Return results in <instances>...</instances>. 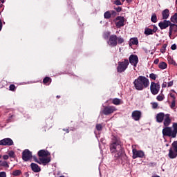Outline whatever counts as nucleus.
<instances>
[{
	"mask_svg": "<svg viewBox=\"0 0 177 177\" xmlns=\"http://www.w3.org/2000/svg\"><path fill=\"white\" fill-rule=\"evenodd\" d=\"M35 162H37V164H41V160L39 159H37V158H35Z\"/></svg>",
	"mask_w": 177,
	"mask_h": 177,
	"instance_id": "603ef678",
	"label": "nucleus"
},
{
	"mask_svg": "<svg viewBox=\"0 0 177 177\" xmlns=\"http://www.w3.org/2000/svg\"><path fill=\"white\" fill-rule=\"evenodd\" d=\"M158 30V28H157V26L153 25V28L152 29V32L154 33L157 32V30Z\"/></svg>",
	"mask_w": 177,
	"mask_h": 177,
	"instance_id": "79ce46f5",
	"label": "nucleus"
},
{
	"mask_svg": "<svg viewBox=\"0 0 177 177\" xmlns=\"http://www.w3.org/2000/svg\"><path fill=\"white\" fill-rule=\"evenodd\" d=\"M0 177H6V172H4V171L0 172Z\"/></svg>",
	"mask_w": 177,
	"mask_h": 177,
	"instance_id": "a18cd8bd",
	"label": "nucleus"
},
{
	"mask_svg": "<svg viewBox=\"0 0 177 177\" xmlns=\"http://www.w3.org/2000/svg\"><path fill=\"white\" fill-rule=\"evenodd\" d=\"M57 99H60V95H57Z\"/></svg>",
	"mask_w": 177,
	"mask_h": 177,
	"instance_id": "052dcab7",
	"label": "nucleus"
},
{
	"mask_svg": "<svg viewBox=\"0 0 177 177\" xmlns=\"http://www.w3.org/2000/svg\"><path fill=\"white\" fill-rule=\"evenodd\" d=\"M13 140L10 138H3V140H0V146H13Z\"/></svg>",
	"mask_w": 177,
	"mask_h": 177,
	"instance_id": "ddd939ff",
	"label": "nucleus"
},
{
	"mask_svg": "<svg viewBox=\"0 0 177 177\" xmlns=\"http://www.w3.org/2000/svg\"><path fill=\"white\" fill-rule=\"evenodd\" d=\"M32 158V153L28 149H25L22 152V160L24 161H30Z\"/></svg>",
	"mask_w": 177,
	"mask_h": 177,
	"instance_id": "1a4fd4ad",
	"label": "nucleus"
},
{
	"mask_svg": "<svg viewBox=\"0 0 177 177\" xmlns=\"http://www.w3.org/2000/svg\"><path fill=\"white\" fill-rule=\"evenodd\" d=\"M162 20H167L169 17V10L168 8L165 9L162 12Z\"/></svg>",
	"mask_w": 177,
	"mask_h": 177,
	"instance_id": "412c9836",
	"label": "nucleus"
},
{
	"mask_svg": "<svg viewBox=\"0 0 177 177\" xmlns=\"http://www.w3.org/2000/svg\"><path fill=\"white\" fill-rule=\"evenodd\" d=\"M63 131L64 132H66V133H68V132H70V131L68 130V129H63Z\"/></svg>",
	"mask_w": 177,
	"mask_h": 177,
	"instance_id": "864d4df0",
	"label": "nucleus"
},
{
	"mask_svg": "<svg viewBox=\"0 0 177 177\" xmlns=\"http://www.w3.org/2000/svg\"><path fill=\"white\" fill-rule=\"evenodd\" d=\"M2 30V21L0 19V31Z\"/></svg>",
	"mask_w": 177,
	"mask_h": 177,
	"instance_id": "6e6d98bb",
	"label": "nucleus"
},
{
	"mask_svg": "<svg viewBox=\"0 0 177 177\" xmlns=\"http://www.w3.org/2000/svg\"><path fill=\"white\" fill-rule=\"evenodd\" d=\"M172 92H175V90H171Z\"/></svg>",
	"mask_w": 177,
	"mask_h": 177,
	"instance_id": "e2e57ef3",
	"label": "nucleus"
},
{
	"mask_svg": "<svg viewBox=\"0 0 177 177\" xmlns=\"http://www.w3.org/2000/svg\"><path fill=\"white\" fill-rule=\"evenodd\" d=\"M3 160H9V155H4L3 156Z\"/></svg>",
	"mask_w": 177,
	"mask_h": 177,
	"instance_id": "8fccbe9b",
	"label": "nucleus"
},
{
	"mask_svg": "<svg viewBox=\"0 0 177 177\" xmlns=\"http://www.w3.org/2000/svg\"><path fill=\"white\" fill-rule=\"evenodd\" d=\"M0 167H3V168H9V164L6 160H0Z\"/></svg>",
	"mask_w": 177,
	"mask_h": 177,
	"instance_id": "bb28decb",
	"label": "nucleus"
},
{
	"mask_svg": "<svg viewBox=\"0 0 177 177\" xmlns=\"http://www.w3.org/2000/svg\"><path fill=\"white\" fill-rule=\"evenodd\" d=\"M52 82V78L49 77H44V79L43 80V84L44 85H50V84Z\"/></svg>",
	"mask_w": 177,
	"mask_h": 177,
	"instance_id": "5701e85b",
	"label": "nucleus"
},
{
	"mask_svg": "<svg viewBox=\"0 0 177 177\" xmlns=\"http://www.w3.org/2000/svg\"><path fill=\"white\" fill-rule=\"evenodd\" d=\"M113 104H115V106H120L121 104V100L119 98H114L112 100Z\"/></svg>",
	"mask_w": 177,
	"mask_h": 177,
	"instance_id": "a878e982",
	"label": "nucleus"
},
{
	"mask_svg": "<svg viewBox=\"0 0 177 177\" xmlns=\"http://www.w3.org/2000/svg\"><path fill=\"white\" fill-rule=\"evenodd\" d=\"M167 46H168V44H167L162 45V48H160L161 53H165V52H167Z\"/></svg>",
	"mask_w": 177,
	"mask_h": 177,
	"instance_id": "7c9ffc66",
	"label": "nucleus"
},
{
	"mask_svg": "<svg viewBox=\"0 0 177 177\" xmlns=\"http://www.w3.org/2000/svg\"><path fill=\"white\" fill-rule=\"evenodd\" d=\"M8 157H10V158H16V153H15L13 151H10L8 152Z\"/></svg>",
	"mask_w": 177,
	"mask_h": 177,
	"instance_id": "473e14b6",
	"label": "nucleus"
},
{
	"mask_svg": "<svg viewBox=\"0 0 177 177\" xmlns=\"http://www.w3.org/2000/svg\"><path fill=\"white\" fill-rule=\"evenodd\" d=\"M131 117L134 121H139L142 118V112L140 111H133Z\"/></svg>",
	"mask_w": 177,
	"mask_h": 177,
	"instance_id": "dca6fc26",
	"label": "nucleus"
},
{
	"mask_svg": "<svg viewBox=\"0 0 177 177\" xmlns=\"http://www.w3.org/2000/svg\"><path fill=\"white\" fill-rule=\"evenodd\" d=\"M172 32H177V25L176 24H172V22H171L169 29V37L172 35Z\"/></svg>",
	"mask_w": 177,
	"mask_h": 177,
	"instance_id": "f3484780",
	"label": "nucleus"
},
{
	"mask_svg": "<svg viewBox=\"0 0 177 177\" xmlns=\"http://www.w3.org/2000/svg\"><path fill=\"white\" fill-rule=\"evenodd\" d=\"M153 109H157L158 107V104L157 102L152 103Z\"/></svg>",
	"mask_w": 177,
	"mask_h": 177,
	"instance_id": "37998d69",
	"label": "nucleus"
},
{
	"mask_svg": "<svg viewBox=\"0 0 177 177\" xmlns=\"http://www.w3.org/2000/svg\"><path fill=\"white\" fill-rule=\"evenodd\" d=\"M12 175L13 176H20V175H21V171L17 169V170H15L12 172Z\"/></svg>",
	"mask_w": 177,
	"mask_h": 177,
	"instance_id": "2f4dec72",
	"label": "nucleus"
},
{
	"mask_svg": "<svg viewBox=\"0 0 177 177\" xmlns=\"http://www.w3.org/2000/svg\"><path fill=\"white\" fill-rule=\"evenodd\" d=\"M149 78L151 80H153V81H156V80H157V75L154 73H151L149 74Z\"/></svg>",
	"mask_w": 177,
	"mask_h": 177,
	"instance_id": "c9c22d12",
	"label": "nucleus"
},
{
	"mask_svg": "<svg viewBox=\"0 0 177 177\" xmlns=\"http://www.w3.org/2000/svg\"><path fill=\"white\" fill-rule=\"evenodd\" d=\"M164 118H165V114L162 112H160L156 115V122L159 124H161L162 121H164Z\"/></svg>",
	"mask_w": 177,
	"mask_h": 177,
	"instance_id": "a211bd4d",
	"label": "nucleus"
},
{
	"mask_svg": "<svg viewBox=\"0 0 177 177\" xmlns=\"http://www.w3.org/2000/svg\"><path fill=\"white\" fill-rule=\"evenodd\" d=\"M174 85V82H169L167 83V86L169 88Z\"/></svg>",
	"mask_w": 177,
	"mask_h": 177,
	"instance_id": "09e8293b",
	"label": "nucleus"
},
{
	"mask_svg": "<svg viewBox=\"0 0 177 177\" xmlns=\"http://www.w3.org/2000/svg\"><path fill=\"white\" fill-rule=\"evenodd\" d=\"M30 167L33 172H41V167H39V165L36 163H31Z\"/></svg>",
	"mask_w": 177,
	"mask_h": 177,
	"instance_id": "aec40b11",
	"label": "nucleus"
},
{
	"mask_svg": "<svg viewBox=\"0 0 177 177\" xmlns=\"http://www.w3.org/2000/svg\"><path fill=\"white\" fill-rule=\"evenodd\" d=\"M17 87L15 84H10L9 86V91L11 92H16Z\"/></svg>",
	"mask_w": 177,
	"mask_h": 177,
	"instance_id": "72a5a7b5",
	"label": "nucleus"
},
{
	"mask_svg": "<svg viewBox=\"0 0 177 177\" xmlns=\"http://www.w3.org/2000/svg\"><path fill=\"white\" fill-rule=\"evenodd\" d=\"M144 34H145V35H153L154 33L152 29L149 28H145Z\"/></svg>",
	"mask_w": 177,
	"mask_h": 177,
	"instance_id": "b1692460",
	"label": "nucleus"
},
{
	"mask_svg": "<svg viewBox=\"0 0 177 177\" xmlns=\"http://www.w3.org/2000/svg\"><path fill=\"white\" fill-rule=\"evenodd\" d=\"M122 1V2H125V0H121Z\"/></svg>",
	"mask_w": 177,
	"mask_h": 177,
	"instance_id": "680f3d73",
	"label": "nucleus"
},
{
	"mask_svg": "<svg viewBox=\"0 0 177 177\" xmlns=\"http://www.w3.org/2000/svg\"><path fill=\"white\" fill-rule=\"evenodd\" d=\"M171 23H174V24H177V13H175L170 18Z\"/></svg>",
	"mask_w": 177,
	"mask_h": 177,
	"instance_id": "393cba45",
	"label": "nucleus"
},
{
	"mask_svg": "<svg viewBox=\"0 0 177 177\" xmlns=\"http://www.w3.org/2000/svg\"><path fill=\"white\" fill-rule=\"evenodd\" d=\"M115 5H117V6H120V5H122V3H121V1L120 0H116L114 1Z\"/></svg>",
	"mask_w": 177,
	"mask_h": 177,
	"instance_id": "a19ab883",
	"label": "nucleus"
},
{
	"mask_svg": "<svg viewBox=\"0 0 177 177\" xmlns=\"http://www.w3.org/2000/svg\"><path fill=\"white\" fill-rule=\"evenodd\" d=\"M168 157L171 160L177 157V140L174 141L169 149Z\"/></svg>",
	"mask_w": 177,
	"mask_h": 177,
	"instance_id": "39448f33",
	"label": "nucleus"
},
{
	"mask_svg": "<svg viewBox=\"0 0 177 177\" xmlns=\"http://www.w3.org/2000/svg\"><path fill=\"white\" fill-rule=\"evenodd\" d=\"M161 88V86L160 85V83H156L154 82H151L150 85V91L152 95H158V92H160V89Z\"/></svg>",
	"mask_w": 177,
	"mask_h": 177,
	"instance_id": "423d86ee",
	"label": "nucleus"
},
{
	"mask_svg": "<svg viewBox=\"0 0 177 177\" xmlns=\"http://www.w3.org/2000/svg\"><path fill=\"white\" fill-rule=\"evenodd\" d=\"M171 64H175V61H174L173 59L171 60L170 62Z\"/></svg>",
	"mask_w": 177,
	"mask_h": 177,
	"instance_id": "4d7b16f0",
	"label": "nucleus"
},
{
	"mask_svg": "<svg viewBox=\"0 0 177 177\" xmlns=\"http://www.w3.org/2000/svg\"><path fill=\"white\" fill-rule=\"evenodd\" d=\"M130 41H131V44H132V45H138V44H139V40L136 37L131 38L130 39Z\"/></svg>",
	"mask_w": 177,
	"mask_h": 177,
	"instance_id": "c85d7f7f",
	"label": "nucleus"
},
{
	"mask_svg": "<svg viewBox=\"0 0 177 177\" xmlns=\"http://www.w3.org/2000/svg\"><path fill=\"white\" fill-rule=\"evenodd\" d=\"M37 154L39 157H48V156H50V153L44 149L39 150Z\"/></svg>",
	"mask_w": 177,
	"mask_h": 177,
	"instance_id": "6ab92c4d",
	"label": "nucleus"
},
{
	"mask_svg": "<svg viewBox=\"0 0 177 177\" xmlns=\"http://www.w3.org/2000/svg\"><path fill=\"white\" fill-rule=\"evenodd\" d=\"M39 160L41 164H43V165H46V164H49L50 158H40Z\"/></svg>",
	"mask_w": 177,
	"mask_h": 177,
	"instance_id": "4be33fe9",
	"label": "nucleus"
},
{
	"mask_svg": "<svg viewBox=\"0 0 177 177\" xmlns=\"http://www.w3.org/2000/svg\"><path fill=\"white\" fill-rule=\"evenodd\" d=\"M129 62L133 66V67H136L138 66V63H139V57L136 55H131L129 57Z\"/></svg>",
	"mask_w": 177,
	"mask_h": 177,
	"instance_id": "9b49d317",
	"label": "nucleus"
},
{
	"mask_svg": "<svg viewBox=\"0 0 177 177\" xmlns=\"http://www.w3.org/2000/svg\"><path fill=\"white\" fill-rule=\"evenodd\" d=\"M134 88L137 91H143V89H146V88H149L150 85V81L145 76H138L137 79H136L133 82Z\"/></svg>",
	"mask_w": 177,
	"mask_h": 177,
	"instance_id": "7ed1b4c3",
	"label": "nucleus"
},
{
	"mask_svg": "<svg viewBox=\"0 0 177 177\" xmlns=\"http://www.w3.org/2000/svg\"><path fill=\"white\" fill-rule=\"evenodd\" d=\"M149 165H151L152 167H156V164L154 162L149 163Z\"/></svg>",
	"mask_w": 177,
	"mask_h": 177,
	"instance_id": "5fc2aeb1",
	"label": "nucleus"
},
{
	"mask_svg": "<svg viewBox=\"0 0 177 177\" xmlns=\"http://www.w3.org/2000/svg\"><path fill=\"white\" fill-rule=\"evenodd\" d=\"M176 106V100H172L171 104L170 105L171 109H175Z\"/></svg>",
	"mask_w": 177,
	"mask_h": 177,
	"instance_id": "58836bf2",
	"label": "nucleus"
},
{
	"mask_svg": "<svg viewBox=\"0 0 177 177\" xmlns=\"http://www.w3.org/2000/svg\"><path fill=\"white\" fill-rule=\"evenodd\" d=\"M127 3H131V2H132V0H126Z\"/></svg>",
	"mask_w": 177,
	"mask_h": 177,
	"instance_id": "13d9d810",
	"label": "nucleus"
},
{
	"mask_svg": "<svg viewBox=\"0 0 177 177\" xmlns=\"http://www.w3.org/2000/svg\"><path fill=\"white\" fill-rule=\"evenodd\" d=\"M113 22L118 28H121V27L124 26L125 19L124 17L118 16L113 20Z\"/></svg>",
	"mask_w": 177,
	"mask_h": 177,
	"instance_id": "6e6552de",
	"label": "nucleus"
},
{
	"mask_svg": "<svg viewBox=\"0 0 177 177\" xmlns=\"http://www.w3.org/2000/svg\"><path fill=\"white\" fill-rule=\"evenodd\" d=\"M171 23V21L164 19L162 21L158 23V26L160 30H165L166 28H168V27H170Z\"/></svg>",
	"mask_w": 177,
	"mask_h": 177,
	"instance_id": "4468645a",
	"label": "nucleus"
},
{
	"mask_svg": "<svg viewBox=\"0 0 177 177\" xmlns=\"http://www.w3.org/2000/svg\"><path fill=\"white\" fill-rule=\"evenodd\" d=\"M158 63H160V59H158V58H156L153 64H158Z\"/></svg>",
	"mask_w": 177,
	"mask_h": 177,
	"instance_id": "de8ad7c7",
	"label": "nucleus"
},
{
	"mask_svg": "<svg viewBox=\"0 0 177 177\" xmlns=\"http://www.w3.org/2000/svg\"><path fill=\"white\" fill-rule=\"evenodd\" d=\"M128 66H129V61L128 59H124L122 62H118L117 71L118 73H124L127 68H128Z\"/></svg>",
	"mask_w": 177,
	"mask_h": 177,
	"instance_id": "20e7f679",
	"label": "nucleus"
},
{
	"mask_svg": "<svg viewBox=\"0 0 177 177\" xmlns=\"http://www.w3.org/2000/svg\"><path fill=\"white\" fill-rule=\"evenodd\" d=\"M171 49L172 50H175L176 49V44H173V45H171Z\"/></svg>",
	"mask_w": 177,
	"mask_h": 177,
	"instance_id": "49530a36",
	"label": "nucleus"
},
{
	"mask_svg": "<svg viewBox=\"0 0 177 177\" xmlns=\"http://www.w3.org/2000/svg\"><path fill=\"white\" fill-rule=\"evenodd\" d=\"M2 158V156L1 155H0V158Z\"/></svg>",
	"mask_w": 177,
	"mask_h": 177,
	"instance_id": "0e129e2a",
	"label": "nucleus"
},
{
	"mask_svg": "<svg viewBox=\"0 0 177 177\" xmlns=\"http://www.w3.org/2000/svg\"><path fill=\"white\" fill-rule=\"evenodd\" d=\"M158 67L159 68H160V70H165V68H167V63L164 62H160L158 64Z\"/></svg>",
	"mask_w": 177,
	"mask_h": 177,
	"instance_id": "cd10ccee",
	"label": "nucleus"
},
{
	"mask_svg": "<svg viewBox=\"0 0 177 177\" xmlns=\"http://www.w3.org/2000/svg\"><path fill=\"white\" fill-rule=\"evenodd\" d=\"M118 44H119V45H121V44H124V38L122 37H118Z\"/></svg>",
	"mask_w": 177,
	"mask_h": 177,
	"instance_id": "4c0bfd02",
	"label": "nucleus"
},
{
	"mask_svg": "<svg viewBox=\"0 0 177 177\" xmlns=\"http://www.w3.org/2000/svg\"><path fill=\"white\" fill-rule=\"evenodd\" d=\"M95 128L97 129V131H102V129H103V126H102V124H97L95 126Z\"/></svg>",
	"mask_w": 177,
	"mask_h": 177,
	"instance_id": "e433bc0d",
	"label": "nucleus"
},
{
	"mask_svg": "<svg viewBox=\"0 0 177 177\" xmlns=\"http://www.w3.org/2000/svg\"><path fill=\"white\" fill-rule=\"evenodd\" d=\"M165 97L164 96V94H162L161 95H158L156 99L158 102H162V100H164Z\"/></svg>",
	"mask_w": 177,
	"mask_h": 177,
	"instance_id": "f704fd0d",
	"label": "nucleus"
},
{
	"mask_svg": "<svg viewBox=\"0 0 177 177\" xmlns=\"http://www.w3.org/2000/svg\"><path fill=\"white\" fill-rule=\"evenodd\" d=\"M162 88H167V82H163L162 83Z\"/></svg>",
	"mask_w": 177,
	"mask_h": 177,
	"instance_id": "3c124183",
	"label": "nucleus"
},
{
	"mask_svg": "<svg viewBox=\"0 0 177 177\" xmlns=\"http://www.w3.org/2000/svg\"><path fill=\"white\" fill-rule=\"evenodd\" d=\"M109 149L115 160H120L122 154H124V148L121 145V140L115 136H112Z\"/></svg>",
	"mask_w": 177,
	"mask_h": 177,
	"instance_id": "f03ea898",
	"label": "nucleus"
},
{
	"mask_svg": "<svg viewBox=\"0 0 177 177\" xmlns=\"http://www.w3.org/2000/svg\"><path fill=\"white\" fill-rule=\"evenodd\" d=\"M145 157V152L141 150H137L136 149H133V156L132 158L133 160L136 158H143Z\"/></svg>",
	"mask_w": 177,
	"mask_h": 177,
	"instance_id": "9d476101",
	"label": "nucleus"
},
{
	"mask_svg": "<svg viewBox=\"0 0 177 177\" xmlns=\"http://www.w3.org/2000/svg\"><path fill=\"white\" fill-rule=\"evenodd\" d=\"M0 2H1L2 3H5V0H0Z\"/></svg>",
	"mask_w": 177,
	"mask_h": 177,
	"instance_id": "bf43d9fd",
	"label": "nucleus"
},
{
	"mask_svg": "<svg viewBox=\"0 0 177 177\" xmlns=\"http://www.w3.org/2000/svg\"><path fill=\"white\" fill-rule=\"evenodd\" d=\"M151 21L152 23H157V15L156 13L152 14Z\"/></svg>",
	"mask_w": 177,
	"mask_h": 177,
	"instance_id": "c756f323",
	"label": "nucleus"
},
{
	"mask_svg": "<svg viewBox=\"0 0 177 177\" xmlns=\"http://www.w3.org/2000/svg\"><path fill=\"white\" fill-rule=\"evenodd\" d=\"M118 37L115 35H111L108 41L110 46H117Z\"/></svg>",
	"mask_w": 177,
	"mask_h": 177,
	"instance_id": "f8f14e48",
	"label": "nucleus"
},
{
	"mask_svg": "<svg viewBox=\"0 0 177 177\" xmlns=\"http://www.w3.org/2000/svg\"><path fill=\"white\" fill-rule=\"evenodd\" d=\"M171 121V115L169 113L166 114L165 115V119H163V125L165 126V128L162 130V133L163 136H168V138L175 139L177 136V123H173L172 127H169Z\"/></svg>",
	"mask_w": 177,
	"mask_h": 177,
	"instance_id": "f257e3e1",
	"label": "nucleus"
},
{
	"mask_svg": "<svg viewBox=\"0 0 177 177\" xmlns=\"http://www.w3.org/2000/svg\"><path fill=\"white\" fill-rule=\"evenodd\" d=\"M114 10H116V12H118V13H120V12L122 11V8L121 7H114Z\"/></svg>",
	"mask_w": 177,
	"mask_h": 177,
	"instance_id": "ea45409f",
	"label": "nucleus"
},
{
	"mask_svg": "<svg viewBox=\"0 0 177 177\" xmlns=\"http://www.w3.org/2000/svg\"><path fill=\"white\" fill-rule=\"evenodd\" d=\"M117 16V12L114 10L106 11L104 14V19H114Z\"/></svg>",
	"mask_w": 177,
	"mask_h": 177,
	"instance_id": "2eb2a0df",
	"label": "nucleus"
},
{
	"mask_svg": "<svg viewBox=\"0 0 177 177\" xmlns=\"http://www.w3.org/2000/svg\"><path fill=\"white\" fill-rule=\"evenodd\" d=\"M114 111H117V108H115L114 106H104L102 114L104 115H110V114H113Z\"/></svg>",
	"mask_w": 177,
	"mask_h": 177,
	"instance_id": "0eeeda50",
	"label": "nucleus"
},
{
	"mask_svg": "<svg viewBox=\"0 0 177 177\" xmlns=\"http://www.w3.org/2000/svg\"><path fill=\"white\" fill-rule=\"evenodd\" d=\"M169 96H170V97L173 98V100H176V97H175V94L170 93Z\"/></svg>",
	"mask_w": 177,
	"mask_h": 177,
	"instance_id": "c03bdc74",
	"label": "nucleus"
}]
</instances>
